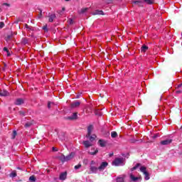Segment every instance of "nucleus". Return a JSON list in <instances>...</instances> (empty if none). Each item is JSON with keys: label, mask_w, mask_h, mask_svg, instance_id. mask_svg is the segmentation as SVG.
Listing matches in <instances>:
<instances>
[{"label": "nucleus", "mask_w": 182, "mask_h": 182, "mask_svg": "<svg viewBox=\"0 0 182 182\" xmlns=\"http://www.w3.org/2000/svg\"><path fill=\"white\" fill-rule=\"evenodd\" d=\"M75 156H76V154L75 152H71L69 155L67 156H65V155L62 154V156H59L58 159L62 161V163H65L66 161H69L72 160Z\"/></svg>", "instance_id": "1"}, {"label": "nucleus", "mask_w": 182, "mask_h": 182, "mask_svg": "<svg viewBox=\"0 0 182 182\" xmlns=\"http://www.w3.org/2000/svg\"><path fill=\"white\" fill-rule=\"evenodd\" d=\"M92 132H93V125H90L87 127V134L86 135L87 139H90V141H95L96 139V135H92Z\"/></svg>", "instance_id": "2"}, {"label": "nucleus", "mask_w": 182, "mask_h": 182, "mask_svg": "<svg viewBox=\"0 0 182 182\" xmlns=\"http://www.w3.org/2000/svg\"><path fill=\"white\" fill-rule=\"evenodd\" d=\"M140 171L144 174L145 180H150V174L147 172V168L146 166H141Z\"/></svg>", "instance_id": "3"}, {"label": "nucleus", "mask_w": 182, "mask_h": 182, "mask_svg": "<svg viewBox=\"0 0 182 182\" xmlns=\"http://www.w3.org/2000/svg\"><path fill=\"white\" fill-rule=\"evenodd\" d=\"M65 120H69L70 122H73L75 120H77L79 119V117H77V114H71L67 117H64Z\"/></svg>", "instance_id": "4"}, {"label": "nucleus", "mask_w": 182, "mask_h": 182, "mask_svg": "<svg viewBox=\"0 0 182 182\" xmlns=\"http://www.w3.org/2000/svg\"><path fill=\"white\" fill-rule=\"evenodd\" d=\"M123 161H124V159L123 158H117L114 159L112 164L114 166H120V164H123Z\"/></svg>", "instance_id": "5"}, {"label": "nucleus", "mask_w": 182, "mask_h": 182, "mask_svg": "<svg viewBox=\"0 0 182 182\" xmlns=\"http://www.w3.org/2000/svg\"><path fill=\"white\" fill-rule=\"evenodd\" d=\"M109 166V164L107 161H104L101 164V165L98 167V170L100 171H103L106 167Z\"/></svg>", "instance_id": "6"}, {"label": "nucleus", "mask_w": 182, "mask_h": 182, "mask_svg": "<svg viewBox=\"0 0 182 182\" xmlns=\"http://www.w3.org/2000/svg\"><path fill=\"white\" fill-rule=\"evenodd\" d=\"M80 106V102L74 101L70 104L71 109H76V107H79Z\"/></svg>", "instance_id": "7"}, {"label": "nucleus", "mask_w": 182, "mask_h": 182, "mask_svg": "<svg viewBox=\"0 0 182 182\" xmlns=\"http://www.w3.org/2000/svg\"><path fill=\"white\" fill-rule=\"evenodd\" d=\"M97 170H99V168L95 166H90V171H91L90 174H93L97 173Z\"/></svg>", "instance_id": "8"}, {"label": "nucleus", "mask_w": 182, "mask_h": 182, "mask_svg": "<svg viewBox=\"0 0 182 182\" xmlns=\"http://www.w3.org/2000/svg\"><path fill=\"white\" fill-rule=\"evenodd\" d=\"M172 142H173V139H166V140L161 141V144L162 146H167L168 144H171Z\"/></svg>", "instance_id": "9"}, {"label": "nucleus", "mask_w": 182, "mask_h": 182, "mask_svg": "<svg viewBox=\"0 0 182 182\" xmlns=\"http://www.w3.org/2000/svg\"><path fill=\"white\" fill-rule=\"evenodd\" d=\"M67 177H68V172L65 171L60 174L59 179L62 180L63 181H65Z\"/></svg>", "instance_id": "10"}, {"label": "nucleus", "mask_w": 182, "mask_h": 182, "mask_svg": "<svg viewBox=\"0 0 182 182\" xmlns=\"http://www.w3.org/2000/svg\"><path fill=\"white\" fill-rule=\"evenodd\" d=\"M82 144L85 146L86 149H89V147H92V146H93V144L90 143V141H84L82 142Z\"/></svg>", "instance_id": "11"}, {"label": "nucleus", "mask_w": 182, "mask_h": 182, "mask_svg": "<svg viewBox=\"0 0 182 182\" xmlns=\"http://www.w3.org/2000/svg\"><path fill=\"white\" fill-rule=\"evenodd\" d=\"M91 150H93V151L88 152L89 154H90V156H96L99 153V149H95V148H92Z\"/></svg>", "instance_id": "12"}, {"label": "nucleus", "mask_w": 182, "mask_h": 182, "mask_svg": "<svg viewBox=\"0 0 182 182\" xmlns=\"http://www.w3.org/2000/svg\"><path fill=\"white\" fill-rule=\"evenodd\" d=\"M98 143H99L100 147H106V145L107 144V141H106L103 139H100L98 141Z\"/></svg>", "instance_id": "13"}, {"label": "nucleus", "mask_w": 182, "mask_h": 182, "mask_svg": "<svg viewBox=\"0 0 182 182\" xmlns=\"http://www.w3.org/2000/svg\"><path fill=\"white\" fill-rule=\"evenodd\" d=\"M23 103H24V101H23V99H22V98H18L15 102V105H16L17 106L23 105Z\"/></svg>", "instance_id": "14"}, {"label": "nucleus", "mask_w": 182, "mask_h": 182, "mask_svg": "<svg viewBox=\"0 0 182 182\" xmlns=\"http://www.w3.org/2000/svg\"><path fill=\"white\" fill-rule=\"evenodd\" d=\"M0 96H9V92L6 90H0Z\"/></svg>", "instance_id": "15"}, {"label": "nucleus", "mask_w": 182, "mask_h": 182, "mask_svg": "<svg viewBox=\"0 0 182 182\" xmlns=\"http://www.w3.org/2000/svg\"><path fill=\"white\" fill-rule=\"evenodd\" d=\"M129 178L131 179L132 181L136 182L137 180H139V177H135L133 174L129 175Z\"/></svg>", "instance_id": "16"}, {"label": "nucleus", "mask_w": 182, "mask_h": 182, "mask_svg": "<svg viewBox=\"0 0 182 182\" xmlns=\"http://www.w3.org/2000/svg\"><path fill=\"white\" fill-rule=\"evenodd\" d=\"M55 106H56V104H55L54 102H49L48 104V109H52V107H55Z\"/></svg>", "instance_id": "17"}, {"label": "nucleus", "mask_w": 182, "mask_h": 182, "mask_svg": "<svg viewBox=\"0 0 182 182\" xmlns=\"http://www.w3.org/2000/svg\"><path fill=\"white\" fill-rule=\"evenodd\" d=\"M55 18H56V16L55 14H51L48 18L49 22H53V19H55Z\"/></svg>", "instance_id": "18"}, {"label": "nucleus", "mask_w": 182, "mask_h": 182, "mask_svg": "<svg viewBox=\"0 0 182 182\" xmlns=\"http://www.w3.org/2000/svg\"><path fill=\"white\" fill-rule=\"evenodd\" d=\"M148 49H149V47L148 46H143L142 47H141V52H146L147 50H148Z\"/></svg>", "instance_id": "19"}, {"label": "nucleus", "mask_w": 182, "mask_h": 182, "mask_svg": "<svg viewBox=\"0 0 182 182\" xmlns=\"http://www.w3.org/2000/svg\"><path fill=\"white\" fill-rule=\"evenodd\" d=\"M94 15H103V11L96 10L94 12Z\"/></svg>", "instance_id": "20"}, {"label": "nucleus", "mask_w": 182, "mask_h": 182, "mask_svg": "<svg viewBox=\"0 0 182 182\" xmlns=\"http://www.w3.org/2000/svg\"><path fill=\"white\" fill-rule=\"evenodd\" d=\"M111 137H112V139H116V137H117V132H111Z\"/></svg>", "instance_id": "21"}, {"label": "nucleus", "mask_w": 182, "mask_h": 182, "mask_svg": "<svg viewBox=\"0 0 182 182\" xmlns=\"http://www.w3.org/2000/svg\"><path fill=\"white\" fill-rule=\"evenodd\" d=\"M10 177H11L12 178L16 177V171H13L10 173Z\"/></svg>", "instance_id": "22"}, {"label": "nucleus", "mask_w": 182, "mask_h": 182, "mask_svg": "<svg viewBox=\"0 0 182 182\" xmlns=\"http://www.w3.org/2000/svg\"><path fill=\"white\" fill-rule=\"evenodd\" d=\"M89 11V8H83L80 10V14H85Z\"/></svg>", "instance_id": "23"}, {"label": "nucleus", "mask_w": 182, "mask_h": 182, "mask_svg": "<svg viewBox=\"0 0 182 182\" xmlns=\"http://www.w3.org/2000/svg\"><path fill=\"white\" fill-rule=\"evenodd\" d=\"M139 167H140V164H136V165L131 169V171H134V170H136Z\"/></svg>", "instance_id": "24"}, {"label": "nucleus", "mask_w": 182, "mask_h": 182, "mask_svg": "<svg viewBox=\"0 0 182 182\" xmlns=\"http://www.w3.org/2000/svg\"><path fill=\"white\" fill-rule=\"evenodd\" d=\"M29 181H32V182H35V181H36V177H35V176H31L29 178Z\"/></svg>", "instance_id": "25"}, {"label": "nucleus", "mask_w": 182, "mask_h": 182, "mask_svg": "<svg viewBox=\"0 0 182 182\" xmlns=\"http://www.w3.org/2000/svg\"><path fill=\"white\" fill-rule=\"evenodd\" d=\"M31 126H32V122H27L25 124L24 127H26V129H28V127H31Z\"/></svg>", "instance_id": "26"}, {"label": "nucleus", "mask_w": 182, "mask_h": 182, "mask_svg": "<svg viewBox=\"0 0 182 182\" xmlns=\"http://www.w3.org/2000/svg\"><path fill=\"white\" fill-rule=\"evenodd\" d=\"M16 134H18V133L16 132V131H13L12 135H11V139H15V137H16Z\"/></svg>", "instance_id": "27"}, {"label": "nucleus", "mask_w": 182, "mask_h": 182, "mask_svg": "<svg viewBox=\"0 0 182 182\" xmlns=\"http://www.w3.org/2000/svg\"><path fill=\"white\" fill-rule=\"evenodd\" d=\"M80 167H82V164H79L75 166L74 168H75V170H79V168H80Z\"/></svg>", "instance_id": "28"}, {"label": "nucleus", "mask_w": 182, "mask_h": 182, "mask_svg": "<svg viewBox=\"0 0 182 182\" xmlns=\"http://www.w3.org/2000/svg\"><path fill=\"white\" fill-rule=\"evenodd\" d=\"M5 52H7V56H10L11 54H9V50L6 47H4L3 49Z\"/></svg>", "instance_id": "29"}, {"label": "nucleus", "mask_w": 182, "mask_h": 182, "mask_svg": "<svg viewBox=\"0 0 182 182\" xmlns=\"http://www.w3.org/2000/svg\"><path fill=\"white\" fill-rule=\"evenodd\" d=\"M117 182H124V179L123 178H117Z\"/></svg>", "instance_id": "30"}, {"label": "nucleus", "mask_w": 182, "mask_h": 182, "mask_svg": "<svg viewBox=\"0 0 182 182\" xmlns=\"http://www.w3.org/2000/svg\"><path fill=\"white\" fill-rule=\"evenodd\" d=\"M146 4H149V5H151L153 4V0H144Z\"/></svg>", "instance_id": "31"}, {"label": "nucleus", "mask_w": 182, "mask_h": 182, "mask_svg": "<svg viewBox=\"0 0 182 182\" xmlns=\"http://www.w3.org/2000/svg\"><path fill=\"white\" fill-rule=\"evenodd\" d=\"M4 26H5V23H4L3 21L0 22V29H2Z\"/></svg>", "instance_id": "32"}, {"label": "nucleus", "mask_w": 182, "mask_h": 182, "mask_svg": "<svg viewBox=\"0 0 182 182\" xmlns=\"http://www.w3.org/2000/svg\"><path fill=\"white\" fill-rule=\"evenodd\" d=\"M65 7H63L62 11L58 12V14H60V15H63V12H65Z\"/></svg>", "instance_id": "33"}, {"label": "nucleus", "mask_w": 182, "mask_h": 182, "mask_svg": "<svg viewBox=\"0 0 182 182\" xmlns=\"http://www.w3.org/2000/svg\"><path fill=\"white\" fill-rule=\"evenodd\" d=\"M88 163H89V160H87V159L83 160V164H85V166L87 165Z\"/></svg>", "instance_id": "34"}, {"label": "nucleus", "mask_w": 182, "mask_h": 182, "mask_svg": "<svg viewBox=\"0 0 182 182\" xmlns=\"http://www.w3.org/2000/svg\"><path fill=\"white\" fill-rule=\"evenodd\" d=\"M38 19H41L42 18V10H40V14L38 16Z\"/></svg>", "instance_id": "35"}, {"label": "nucleus", "mask_w": 182, "mask_h": 182, "mask_svg": "<svg viewBox=\"0 0 182 182\" xmlns=\"http://www.w3.org/2000/svg\"><path fill=\"white\" fill-rule=\"evenodd\" d=\"M43 31H46L48 32V25H46L43 27Z\"/></svg>", "instance_id": "36"}, {"label": "nucleus", "mask_w": 182, "mask_h": 182, "mask_svg": "<svg viewBox=\"0 0 182 182\" xmlns=\"http://www.w3.org/2000/svg\"><path fill=\"white\" fill-rule=\"evenodd\" d=\"M68 23H70V25H72V23H73V20L72 18H69Z\"/></svg>", "instance_id": "37"}, {"label": "nucleus", "mask_w": 182, "mask_h": 182, "mask_svg": "<svg viewBox=\"0 0 182 182\" xmlns=\"http://www.w3.org/2000/svg\"><path fill=\"white\" fill-rule=\"evenodd\" d=\"M95 164H96V162H95V161H91L90 166H95Z\"/></svg>", "instance_id": "38"}, {"label": "nucleus", "mask_w": 182, "mask_h": 182, "mask_svg": "<svg viewBox=\"0 0 182 182\" xmlns=\"http://www.w3.org/2000/svg\"><path fill=\"white\" fill-rule=\"evenodd\" d=\"M134 4H135L136 5H139V4H141V2L136 1H134Z\"/></svg>", "instance_id": "39"}, {"label": "nucleus", "mask_w": 182, "mask_h": 182, "mask_svg": "<svg viewBox=\"0 0 182 182\" xmlns=\"http://www.w3.org/2000/svg\"><path fill=\"white\" fill-rule=\"evenodd\" d=\"M96 114H103V112L102 111H98L97 112L95 113Z\"/></svg>", "instance_id": "40"}, {"label": "nucleus", "mask_w": 182, "mask_h": 182, "mask_svg": "<svg viewBox=\"0 0 182 182\" xmlns=\"http://www.w3.org/2000/svg\"><path fill=\"white\" fill-rule=\"evenodd\" d=\"M3 5H4L5 6H10L9 4L8 3H4Z\"/></svg>", "instance_id": "41"}, {"label": "nucleus", "mask_w": 182, "mask_h": 182, "mask_svg": "<svg viewBox=\"0 0 182 182\" xmlns=\"http://www.w3.org/2000/svg\"><path fill=\"white\" fill-rule=\"evenodd\" d=\"M53 151H58V149L53 147Z\"/></svg>", "instance_id": "42"}, {"label": "nucleus", "mask_w": 182, "mask_h": 182, "mask_svg": "<svg viewBox=\"0 0 182 182\" xmlns=\"http://www.w3.org/2000/svg\"><path fill=\"white\" fill-rule=\"evenodd\" d=\"M113 154H114L113 152L110 153V154H109V157H112Z\"/></svg>", "instance_id": "43"}, {"label": "nucleus", "mask_w": 182, "mask_h": 182, "mask_svg": "<svg viewBox=\"0 0 182 182\" xmlns=\"http://www.w3.org/2000/svg\"><path fill=\"white\" fill-rule=\"evenodd\" d=\"M26 28H29V27L28 26V24H26Z\"/></svg>", "instance_id": "44"}, {"label": "nucleus", "mask_w": 182, "mask_h": 182, "mask_svg": "<svg viewBox=\"0 0 182 182\" xmlns=\"http://www.w3.org/2000/svg\"><path fill=\"white\" fill-rule=\"evenodd\" d=\"M17 169H18V170H21L20 167H18Z\"/></svg>", "instance_id": "45"}, {"label": "nucleus", "mask_w": 182, "mask_h": 182, "mask_svg": "<svg viewBox=\"0 0 182 182\" xmlns=\"http://www.w3.org/2000/svg\"><path fill=\"white\" fill-rule=\"evenodd\" d=\"M65 1H66L68 2V1H70V0H65Z\"/></svg>", "instance_id": "46"}, {"label": "nucleus", "mask_w": 182, "mask_h": 182, "mask_svg": "<svg viewBox=\"0 0 182 182\" xmlns=\"http://www.w3.org/2000/svg\"><path fill=\"white\" fill-rule=\"evenodd\" d=\"M73 114H76V113H74Z\"/></svg>", "instance_id": "47"}, {"label": "nucleus", "mask_w": 182, "mask_h": 182, "mask_svg": "<svg viewBox=\"0 0 182 182\" xmlns=\"http://www.w3.org/2000/svg\"><path fill=\"white\" fill-rule=\"evenodd\" d=\"M0 170H1V166H0Z\"/></svg>", "instance_id": "48"}]
</instances>
